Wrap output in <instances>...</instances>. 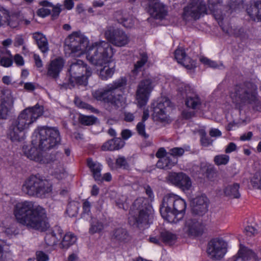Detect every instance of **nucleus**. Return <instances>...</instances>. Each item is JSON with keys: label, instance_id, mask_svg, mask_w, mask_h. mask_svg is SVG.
I'll return each instance as SVG.
<instances>
[{"label": "nucleus", "instance_id": "f257e3e1", "mask_svg": "<svg viewBox=\"0 0 261 261\" xmlns=\"http://www.w3.org/2000/svg\"><path fill=\"white\" fill-rule=\"evenodd\" d=\"M32 144L24 146L23 152L31 160L40 164L53 162L54 175L58 179L65 178L67 175L64 163L66 159L61 153H57L50 160L47 158L45 151L56 146L60 141L59 130L55 127H41L35 131Z\"/></svg>", "mask_w": 261, "mask_h": 261}, {"label": "nucleus", "instance_id": "f03ea898", "mask_svg": "<svg viewBox=\"0 0 261 261\" xmlns=\"http://www.w3.org/2000/svg\"><path fill=\"white\" fill-rule=\"evenodd\" d=\"M89 40L80 32H73L65 41L64 48L73 56L80 57L86 55L91 64L102 66L109 64L114 55V48L108 42L99 40L89 45Z\"/></svg>", "mask_w": 261, "mask_h": 261}, {"label": "nucleus", "instance_id": "7ed1b4c3", "mask_svg": "<svg viewBox=\"0 0 261 261\" xmlns=\"http://www.w3.org/2000/svg\"><path fill=\"white\" fill-rule=\"evenodd\" d=\"M13 213L18 222L27 227L41 231L49 227L45 210L32 201L17 202Z\"/></svg>", "mask_w": 261, "mask_h": 261}, {"label": "nucleus", "instance_id": "20e7f679", "mask_svg": "<svg viewBox=\"0 0 261 261\" xmlns=\"http://www.w3.org/2000/svg\"><path fill=\"white\" fill-rule=\"evenodd\" d=\"M126 85V80L121 78L107 85L105 87L92 92L93 98L105 103L106 108L111 111L112 109L122 107L125 104V99L120 94H117V89Z\"/></svg>", "mask_w": 261, "mask_h": 261}, {"label": "nucleus", "instance_id": "39448f33", "mask_svg": "<svg viewBox=\"0 0 261 261\" xmlns=\"http://www.w3.org/2000/svg\"><path fill=\"white\" fill-rule=\"evenodd\" d=\"M43 114V108L38 105L23 110L10 127L9 136L14 141L23 139L24 133L27 132L36 119Z\"/></svg>", "mask_w": 261, "mask_h": 261}, {"label": "nucleus", "instance_id": "423d86ee", "mask_svg": "<svg viewBox=\"0 0 261 261\" xmlns=\"http://www.w3.org/2000/svg\"><path fill=\"white\" fill-rule=\"evenodd\" d=\"M230 97L232 102L239 109L248 105L256 109L261 107V98L257 93V87L252 83L237 86L231 92Z\"/></svg>", "mask_w": 261, "mask_h": 261}, {"label": "nucleus", "instance_id": "0eeeda50", "mask_svg": "<svg viewBox=\"0 0 261 261\" xmlns=\"http://www.w3.org/2000/svg\"><path fill=\"white\" fill-rule=\"evenodd\" d=\"M186 203L180 196L174 194L165 195L160 207L162 217L170 223H177L185 214Z\"/></svg>", "mask_w": 261, "mask_h": 261}, {"label": "nucleus", "instance_id": "6e6552de", "mask_svg": "<svg viewBox=\"0 0 261 261\" xmlns=\"http://www.w3.org/2000/svg\"><path fill=\"white\" fill-rule=\"evenodd\" d=\"M22 192L30 196L43 197L52 190L50 184L36 176H31L24 181Z\"/></svg>", "mask_w": 261, "mask_h": 261}, {"label": "nucleus", "instance_id": "1a4fd4ad", "mask_svg": "<svg viewBox=\"0 0 261 261\" xmlns=\"http://www.w3.org/2000/svg\"><path fill=\"white\" fill-rule=\"evenodd\" d=\"M69 71V88L74 87L75 85H86L88 83V79L92 74L91 69L81 60H77L72 63Z\"/></svg>", "mask_w": 261, "mask_h": 261}, {"label": "nucleus", "instance_id": "9d476101", "mask_svg": "<svg viewBox=\"0 0 261 261\" xmlns=\"http://www.w3.org/2000/svg\"><path fill=\"white\" fill-rule=\"evenodd\" d=\"M155 86L154 79L152 78L145 79L139 82L136 92V100L138 107L146 105Z\"/></svg>", "mask_w": 261, "mask_h": 261}, {"label": "nucleus", "instance_id": "9b49d317", "mask_svg": "<svg viewBox=\"0 0 261 261\" xmlns=\"http://www.w3.org/2000/svg\"><path fill=\"white\" fill-rule=\"evenodd\" d=\"M147 200L143 197L137 199L133 207L138 211V216L136 218V222L139 227L146 228L151 223L152 215L150 207L147 206Z\"/></svg>", "mask_w": 261, "mask_h": 261}, {"label": "nucleus", "instance_id": "f8f14e48", "mask_svg": "<svg viewBox=\"0 0 261 261\" xmlns=\"http://www.w3.org/2000/svg\"><path fill=\"white\" fill-rule=\"evenodd\" d=\"M104 36L109 43L116 47L125 46L130 41L129 37L123 31L111 27L106 29Z\"/></svg>", "mask_w": 261, "mask_h": 261}, {"label": "nucleus", "instance_id": "ddd939ff", "mask_svg": "<svg viewBox=\"0 0 261 261\" xmlns=\"http://www.w3.org/2000/svg\"><path fill=\"white\" fill-rule=\"evenodd\" d=\"M170 103L169 99L164 98L161 99L156 105L153 104L152 118L154 121L163 123H169L171 122L168 114Z\"/></svg>", "mask_w": 261, "mask_h": 261}, {"label": "nucleus", "instance_id": "4468645a", "mask_svg": "<svg viewBox=\"0 0 261 261\" xmlns=\"http://www.w3.org/2000/svg\"><path fill=\"white\" fill-rule=\"evenodd\" d=\"M227 243L221 239H214L208 244L207 253L208 255L215 260L222 258L227 252Z\"/></svg>", "mask_w": 261, "mask_h": 261}, {"label": "nucleus", "instance_id": "2eb2a0df", "mask_svg": "<svg viewBox=\"0 0 261 261\" xmlns=\"http://www.w3.org/2000/svg\"><path fill=\"white\" fill-rule=\"evenodd\" d=\"M204 230V225L201 220L196 218L186 220L181 230L184 237H195L201 234Z\"/></svg>", "mask_w": 261, "mask_h": 261}, {"label": "nucleus", "instance_id": "dca6fc26", "mask_svg": "<svg viewBox=\"0 0 261 261\" xmlns=\"http://www.w3.org/2000/svg\"><path fill=\"white\" fill-rule=\"evenodd\" d=\"M205 10V6L199 0H191L184 9L183 18L186 20L199 19Z\"/></svg>", "mask_w": 261, "mask_h": 261}, {"label": "nucleus", "instance_id": "f3484780", "mask_svg": "<svg viewBox=\"0 0 261 261\" xmlns=\"http://www.w3.org/2000/svg\"><path fill=\"white\" fill-rule=\"evenodd\" d=\"M232 261H258V258L252 250L240 244L239 250Z\"/></svg>", "mask_w": 261, "mask_h": 261}, {"label": "nucleus", "instance_id": "a211bd4d", "mask_svg": "<svg viewBox=\"0 0 261 261\" xmlns=\"http://www.w3.org/2000/svg\"><path fill=\"white\" fill-rule=\"evenodd\" d=\"M148 12L156 19H162L166 15L164 6L159 0H151L150 2Z\"/></svg>", "mask_w": 261, "mask_h": 261}, {"label": "nucleus", "instance_id": "6ab92c4d", "mask_svg": "<svg viewBox=\"0 0 261 261\" xmlns=\"http://www.w3.org/2000/svg\"><path fill=\"white\" fill-rule=\"evenodd\" d=\"M64 64V60L61 58H58L52 60L47 68V75L53 78L57 77L62 70Z\"/></svg>", "mask_w": 261, "mask_h": 261}, {"label": "nucleus", "instance_id": "aec40b11", "mask_svg": "<svg viewBox=\"0 0 261 261\" xmlns=\"http://www.w3.org/2000/svg\"><path fill=\"white\" fill-rule=\"evenodd\" d=\"M174 57L177 62L188 69L195 67V62L186 56L185 50L178 48L174 52Z\"/></svg>", "mask_w": 261, "mask_h": 261}, {"label": "nucleus", "instance_id": "412c9836", "mask_svg": "<svg viewBox=\"0 0 261 261\" xmlns=\"http://www.w3.org/2000/svg\"><path fill=\"white\" fill-rule=\"evenodd\" d=\"M207 210V199L204 195L197 197L193 200V211L198 215H202Z\"/></svg>", "mask_w": 261, "mask_h": 261}, {"label": "nucleus", "instance_id": "4be33fe9", "mask_svg": "<svg viewBox=\"0 0 261 261\" xmlns=\"http://www.w3.org/2000/svg\"><path fill=\"white\" fill-rule=\"evenodd\" d=\"M63 230L60 227H55L53 231H49L45 237L46 244L53 246L62 238Z\"/></svg>", "mask_w": 261, "mask_h": 261}, {"label": "nucleus", "instance_id": "5701e85b", "mask_svg": "<svg viewBox=\"0 0 261 261\" xmlns=\"http://www.w3.org/2000/svg\"><path fill=\"white\" fill-rule=\"evenodd\" d=\"M250 18L254 20L261 21V0H257L247 9Z\"/></svg>", "mask_w": 261, "mask_h": 261}, {"label": "nucleus", "instance_id": "b1692460", "mask_svg": "<svg viewBox=\"0 0 261 261\" xmlns=\"http://www.w3.org/2000/svg\"><path fill=\"white\" fill-rule=\"evenodd\" d=\"M33 38L35 40L39 48L43 53L48 51V43L45 36L41 33L35 32L33 34Z\"/></svg>", "mask_w": 261, "mask_h": 261}, {"label": "nucleus", "instance_id": "393cba45", "mask_svg": "<svg viewBox=\"0 0 261 261\" xmlns=\"http://www.w3.org/2000/svg\"><path fill=\"white\" fill-rule=\"evenodd\" d=\"M87 166L92 173L93 176L95 180L101 179V171L102 165L99 163L94 161L91 159H87Z\"/></svg>", "mask_w": 261, "mask_h": 261}, {"label": "nucleus", "instance_id": "a878e982", "mask_svg": "<svg viewBox=\"0 0 261 261\" xmlns=\"http://www.w3.org/2000/svg\"><path fill=\"white\" fill-rule=\"evenodd\" d=\"M177 162V159L171 158L169 154L166 155V156L161 158L156 163L158 168L161 169L171 168Z\"/></svg>", "mask_w": 261, "mask_h": 261}, {"label": "nucleus", "instance_id": "bb28decb", "mask_svg": "<svg viewBox=\"0 0 261 261\" xmlns=\"http://www.w3.org/2000/svg\"><path fill=\"white\" fill-rule=\"evenodd\" d=\"M99 71V76L102 80H107L111 78L115 72V66L110 67L109 64H104Z\"/></svg>", "mask_w": 261, "mask_h": 261}, {"label": "nucleus", "instance_id": "cd10ccee", "mask_svg": "<svg viewBox=\"0 0 261 261\" xmlns=\"http://www.w3.org/2000/svg\"><path fill=\"white\" fill-rule=\"evenodd\" d=\"M77 240L76 236L71 232L66 233L62 238L61 243V247L64 249H67L73 245Z\"/></svg>", "mask_w": 261, "mask_h": 261}, {"label": "nucleus", "instance_id": "c85d7f7f", "mask_svg": "<svg viewBox=\"0 0 261 261\" xmlns=\"http://www.w3.org/2000/svg\"><path fill=\"white\" fill-rule=\"evenodd\" d=\"M185 104L186 106L192 109H196L199 108L201 105V101L199 97L194 94L188 95L186 99Z\"/></svg>", "mask_w": 261, "mask_h": 261}, {"label": "nucleus", "instance_id": "c756f323", "mask_svg": "<svg viewBox=\"0 0 261 261\" xmlns=\"http://www.w3.org/2000/svg\"><path fill=\"white\" fill-rule=\"evenodd\" d=\"M239 185L233 184L227 186L224 189L225 194L231 198H238L240 196L239 192Z\"/></svg>", "mask_w": 261, "mask_h": 261}, {"label": "nucleus", "instance_id": "7c9ffc66", "mask_svg": "<svg viewBox=\"0 0 261 261\" xmlns=\"http://www.w3.org/2000/svg\"><path fill=\"white\" fill-rule=\"evenodd\" d=\"M181 177L183 178L180 179L179 184L176 187H179L184 191L190 190L192 188V181L190 178L184 173Z\"/></svg>", "mask_w": 261, "mask_h": 261}, {"label": "nucleus", "instance_id": "2f4dec72", "mask_svg": "<svg viewBox=\"0 0 261 261\" xmlns=\"http://www.w3.org/2000/svg\"><path fill=\"white\" fill-rule=\"evenodd\" d=\"M161 239L164 243L172 245L175 243L177 238L175 234L168 231H164L161 233Z\"/></svg>", "mask_w": 261, "mask_h": 261}, {"label": "nucleus", "instance_id": "473e14b6", "mask_svg": "<svg viewBox=\"0 0 261 261\" xmlns=\"http://www.w3.org/2000/svg\"><path fill=\"white\" fill-rule=\"evenodd\" d=\"M250 183L254 189L261 190V171L256 172L253 175Z\"/></svg>", "mask_w": 261, "mask_h": 261}, {"label": "nucleus", "instance_id": "72a5a7b5", "mask_svg": "<svg viewBox=\"0 0 261 261\" xmlns=\"http://www.w3.org/2000/svg\"><path fill=\"white\" fill-rule=\"evenodd\" d=\"M12 57L10 51L7 50L6 55H2L0 60V65L9 67L12 65Z\"/></svg>", "mask_w": 261, "mask_h": 261}, {"label": "nucleus", "instance_id": "f704fd0d", "mask_svg": "<svg viewBox=\"0 0 261 261\" xmlns=\"http://www.w3.org/2000/svg\"><path fill=\"white\" fill-rule=\"evenodd\" d=\"M200 61L205 65L211 68H221V67H223V64L221 62L217 63L204 57H201L200 58Z\"/></svg>", "mask_w": 261, "mask_h": 261}, {"label": "nucleus", "instance_id": "c9c22d12", "mask_svg": "<svg viewBox=\"0 0 261 261\" xmlns=\"http://www.w3.org/2000/svg\"><path fill=\"white\" fill-rule=\"evenodd\" d=\"M182 174V172L170 173L167 177V180L169 183L177 186V184H179L180 179L183 178L181 177Z\"/></svg>", "mask_w": 261, "mask_h": 261}, {"label": "nucleus", "instance_id": "e433bc0d", "mask_svg": "<svg viewBox=\"0 0 261 261\" xmlns=\"http://www.w3.org/2000/svg\"><path fill=\"white\" fill-rule=\"evenodd\" d=\"M147 55L145 53L141 55V58L138 60L134 65V68L133 72L134 74H137L141 70L142 67L145 65L147 61Z\"/></svg>", "mask_w": 261, "mask_h": 261}, {"label": "nucleus", "instance_id": "4c0bfd02", "mask_svg": "<svg viewBox=\"0 0 261 261\" xmlns=\"http://www.w3.org/2000/svg\"><path fill=\"white\" fill-rule=\"evenodd\" d=\"M229 161V156L225 154H219L214 157V161L218 166L226 165Z\"/></svg>", "mask_w": 261, "mask_h": 261}, {"label": "nucleus", "instance_id": "58836bf2", "mask_svg": "<svg viewBox=\"0 0 261 261\" xmlns=\"http://www.w3.org/2000/svg\"><path fill=\"white\" fill-rule=\"evenodd\" d=\"M174 83L177 85L178 90L182 93L185 92L186 94H190L192 90V89L189 85L180 82L178 79L174 80Z\"/></svg>", "mask_w": 261, "mask_h": 261}, {"label": "nucleus", "instance_id": "ea45409f", "mask_svg": "<svg viewBox=\"0 0 261 261\" xmlns=\"http://www.w3.org/2000/svg\"><path fill=\"white\" fill-rule=\"evenodd\" d=\"M189 149V147L186 149L181 147H175L170 150L169 154L171 158L176 159L177 157L182 155L184 153L185 151L188 150Z\"/></svg>", "mask_w": 261, "mask_h": 261}, {"label": "nucleus", "instance_id": "a19ab883", "mask_svg": "<svg viewBox=\"0 0 261 261\" xmlns=\"http://www.w3.org/2000/svg\"><path fill=\"white\" fill-rule=\"evenodd\" d=\"M0 261H14L13 256L10 252L4 251L0 240Z\"/></svg>", "mask_w": 261, "mask_h": 261}, {"label": "nucleus", "instance_id": "79ce46f5", "mask_svg": "<svg viewBox=\"0 0 261 261\" xmlns=\"http://www.w3.org/2000/svg\"><path fill=\"white\" fill-rule=\"evenodd\" d=\"M80 122L85 125H90L93 124L96 121V118L90 116L80 115L79 117Z\"/></svg>", "mask_w": 261, "mask_h": 261}, {"label": "nucleus", "instance_id": "37998d69", "mask_svg": "<svg viewBox=\"0 0 261 261\" xmlns=\"http://www.w3.org/2000/svg\"><path fill=\"white\" fill-rule=\"evenodd\" d=\"M75 104L79 108L90 110L92 112H96L97 110L91 106L82 101L79 98H75L74 99Z\"/></svg>", "mask_w": 261, "mask_h": 261}, {"label": "nucleus", "instance_id": "c03bdc74", "mask_svg": "<svg viewBox=\"0 0 261 261\" xmlns=\"http://www.w3.org/2000/svg\"><path fill=\"white\" fill-rule=\"evenodd\" d=\"M103 228L101 223L96 222L95 224L93 222L91 223V227L89 229V232L91 233H94L100 231Z\"/></svg>", "mask_w": 261, "mask_h": 261}, {"label": "nucleus", "instance_id": "a18cd8bd", "mask_svg": "<svg viewBox=\"0 0 261 261\" xmlns=\"http://www.w3.org/2000/svg\"><path fill=\"white\" fill-rule=\"evenodd\" d=\"M20 23L19 17L16 15H13L10 16L9 19L8 20V24L11 28H16Z\"/></svg>", "mask_w": 261, "mask_h": 261}, {"label": "nucleus", "instance_id": "49530a36", "mask_svg": "<svg viewBox=\"0 0 261 261\" xmlns=\"http://www.w3.org/2000/svg\"><path fill=\"white\" fill-rule=\"evenodd\" d=\"M101 149L103 151L115 150V142L112 139L106 142L101 146Z\"/></svg>", "mask_w": 261, "mask_h": 261}, {"label": "nucleus", "instance_id": "de8ad7c7", "mask_svg": "<svg viewBox=\"0 0 261 261\" xmlns=\"http://www.w3.org/2000/svg\"><path fill=\"white\" fill-rule=\"evenodd\" d=\"M137 130L138 134L144 138L148 137V135L145 132V125L144 122H140L137 125Z\"/></svg>", "mask_w": 261, "mask_h": 261}, {"label": "nucleus", "instance_id": "09e8293b", "mask_svg": "<svg viewBox=\"0 0 261 261\" xmlns=\"http://www.w3.org/2000/svg\"><path fill=\"white\" fill-rule=\"evenodd\" d=\"M9 109L6 106V103H3L0 105V119H6L8 115Z\"/></svg>", "mask_w": 261, "mask_h": 261}, {"label": "nucleus", "instance_id": "8fccbe9b", "mask_svg": "<svg viewBox=\"0 0 261 261\" xmlns=\"http://www.w3.org/2000/svg\"><path fill=\"white\" fill-rule=\"evenodd\" d=\"M114 236L117 239L120 241H123L125 239L126 233L124 229L122 228H119L116 230L114 233Z\"/></svg>", "mask_w": 261, "mask_h": 261}, {"label": "nucleus", "instance_id": "3c124183", "mask_svg": "<svg viewBox=\"0 0 261 261\" xmlns=\"http://www.w3.org/2000/svg\"><path fill=\"white\" fill-rule=\"evenodd\" d=\"M245 230L246 234L249 237L254 236L256 235L258 232V229L256 227L251 225L246 226L245 227Z\"/></svg>", "mask_w": 261, "mask_h": 261}, {"label": "nucleus", "instance_id": "603ef678", "mask_svg": "<svg viewBox=\"0 0 261 261\" xmlns=\"http://www.w3.org/2000/svg\"><path fill=\"white\" fill-rule=\"evenodd\" d=\"M116 165L119 167L126 169L128 167V164L125 158L123 156H119L116 161Z\"/></svg>", "mask_w": 261, "mask_h": 261}, {"label": "nucleus", "instance_id": "864d4df0", "mask_svg": "<svg viewBox=\"0 0 261 261\" xmlns=\"http://www.w3.org/2000/svg\"><path fill=\"white\" fill-rule=\"evenodd\" d=\"M50 14V10L47 8H41L37 11L38 16L41 17H45Z\"/></svg>", "mask_w": 261, "mask_h": 261}, {"label": "nucleus", "instance_id": "5fc2aeb1", "mask_svg": "<svg viewBox=\"0 0 261 261\" xmlns=\"http://www.w3.org/2000/svg\"><path fill=\"white\" fill-rule=\"evenodd\" d=\"M61 5L60 4H57L56 6L53 5V7H51L53 8L52 17L54 19L56 18L61 13Z\"/></svg>", "mask_w": 261, "mask_h": 261}, {"label": "nucleus", "instance_id": "6e6d98bb", "mask_svg": "<svg viewBox=\"0 0 261 261\" xmlns=\"http://www.w3.org/2000/svg\"><path fill=\"white\" fill-rule=\"evenodd\" d=\"M114 142H115V150H118L122 148L125 144V142L119 138H116L113 139Z\"/></svg>", "mask_w": 261, "mask_h": 261}, {"label": "nucleus", "instance_id": "4d7b16f0", "mask_svg": "<svg viewBox=\"0 0 261 261\" xmlns=\"http://www.w3.org/2000/svg\"><path fill=\"white\" fill-rule=\"evenodd\" d=\"M90 203L87 200H85L83 204V214L89 215V213H90Z\"/></svg>", "mask_w": 261, "mask_h": 261}, {"label": "nucleus", "instance_id": "13d9d810", "mask_svg": "<svg viewBox=\"0 0 261 261\" xmlns=\"http://www.w3.org/2000/svg\"><path fill=\"white\" fill-rule=\"evenodd\" d=\"M36 257L38 261H47L48 259L47 255L42 251H37Z\"/></svg>", "mask_w": 261, "mask_h": 261}, {"label": "nucleus", "instance_id": "bf43d9fd", "mask_svg": "<svg viewBox=\"0 0 261 261\" xmlns=\"http://www.w3.org/2000/svg\"><path fill=\"white\" fill-rule=\"evenodd\" d=\"M237 145L233 142L229 143L226 146L225 149V152L226 153H231L237 149Z\"/></svg>", "mask_w": 261, "mask_h": 261}, {"label": "nucleus", "instance_id": "052dcab7", "mask_svg": "<svg viewBox=\"0 0 261 261\" xmlns=\"http://www.w3.org/2000/svg\"><path fill=\"white\" fill-rule=\"evenodd\" d=\"M126 198L124 196H120L119 197L116 201L117 205L121 208H124V202Z\"/></svg>", "mask_w": 261, "mask_h": 261}, {"label": "nucleus", "instance_id": "680f3d73", "mask_svg": "<svg viewBox=\"0 0 261 261\" xmlns=\"http://www.w3.org/2000/svg\"><path fill=\"white\" fill-rule=\"evenodd\" d=\"M120 22L125 28H130L134 25V22L132 19H123Z\"/></svg>", "mask_w": 261, "mask_h": 261}, {"label": "nucleus", "instance_id": "e2e57ef3", "mask_svg": "<svg viewBox=\"0 0 261 261\" xmlns=\"http://www.w3.org/2000/svg\"><path fill=\"white\" fill-rule=\"evenodd\" d=\"M201 143L202 145L204 146H208L212 143V141L206 137L205 134L202 136Z\"/></svg>", "mask_w": 261, "mask_h": 261}, {"label": "nucleus", "instance_id": "0e129e2a", "mask_svg": "<svg viewBox=\"0 0 261 261\" xmlns=\"http://www.w3.org/2000/svg\"><path fill=\"white\" fill-rule=\"evenodd\" d=\"M135 119L134 114L130 112H125L124 114V119L126 122H132Z\"/></svg>", "mask_w": 261, "mask_h": 261}, {"label": "nucleus", "instance_id": "69168bd1", "mask_svg": "<svg viewBox=\"0 0 261 261\" xmlns=\"http://www.w3.org/2000/svg\"><path fill=\"white\" fill-rule=\"evenodd\" d=\"M210 135L212 137H218L221 136V132L217 128H212L209 132Z\"/></svg>", "mask_w": 261, "mask_h": 261}, {"label": "nucleus", "instance_id": "338daca9", "mask_svg": "<svg viewBox=\"0 0 261 261\" xmlns=\"http://www.w3.org/2000/svg\"><path fill=\"white\" fill-rule=\"evenodd\" d=\"M74 4L73 0H65L64 2V7L68 10H71L74 7Z\"/></svg>", "mask_w": 261, "mask_h": 261}, {"label": "nucleus", "instance_id": "774afa93", "mask_svg": "<svg viewBox=\"0 0 261 261\" xmlns=\"http://www.w3.org/2000/svg\"><path fill=\"white\" fill-rule=\"evenodd\" d=\"M169 152L167 153L166 150L164 148H160L159 149L158 152L156 153V156L159 159H161V158L166 156V155L169 154Z\"/></svg>", "mask_w": 261, "mask_h": 261}]
</instances>
